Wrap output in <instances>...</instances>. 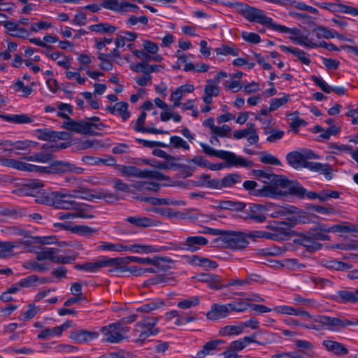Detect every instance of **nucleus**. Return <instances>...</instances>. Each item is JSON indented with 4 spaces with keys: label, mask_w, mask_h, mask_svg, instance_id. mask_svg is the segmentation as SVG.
<instances>
[{
    "label": "nucleus",
    "mask_w": 358,
    "mask_h": 358,
    "mask_svg": "<svg viewBox=\"0 0 358 358\" xmlns=\"http://www.w3.org/2000/svg\"><path fill=\"white\" fill-rule=\"evenodd\" d=\"M260 176L266 179L265 182H270L269 185H266L268 187V191L272 196L266 197L272 199H279L289 194H293L303 197L306 193V189L300 186L296 182L289 181L286 177L280 175L268 174L262 172Z\"/></svg>",
    "instance_id": "1"
},
{
    "label": "nucleus",
    "mask_w": 358,
    "mask_h": 358,
    "mask_svg": "<svg viewBox=\"0 0 358 358\" xmlns=\"http://www.w3.org/2000/svg\"><path fill=\"white\" fill-rule=\"evenodd\" d=\"M244 17L250 22H256L280 33L289 32V27L275 23L273 19L266 15L265 11L259 8L245 5L242 9Z\"/></svg>",
    "instance_id": "2"
},
{
    "label": "nucleus",
    "mask_w": 358,
    "mask_h": 358,
    "mask_svg": "<svg viewBox=\"0 0 358 358\" xmlns=\"http://www.w3.org/2000/svg\"><path fill=\"white\" fill-rule=\"evenodd\" d=\"M199 145L205 154L225 160L228 166L249 167L251 166L252 163L250 161L236 155L232 152L222 150H217L204 143H200Z\"/></svg>",
    "instance_id": "3"
},
{
    "label": "nucleus",
    "mask_w": 358,
    "mask_h": 358,
    "mask_svg": "<svg viewBox=\"0 0 358 358\" xmlns=\"http://www.w3.org/2000/svg\"><path fill=\"white\" fill-rule=\"evenodd\" d=\"M116 170L124 177L149 178L157 181L168 180V177L157 171L141 170L134 166L117 165Z\"/></svg>",
    "instance_id": "4"
},
{
    "label": "nucleus",
    "mask_w": 358,
    "mask_h": 358,
    "mask_svg": "<svg viewBox=\"0 0 358 358\" xmlns=\"http://www.w3.org/2000/svg\"><path fill=\"white\" fill-rule=\"evenodd\" d=\"M129 327L117 322L112 323L101 328L103 341L109 343H119L125 340L129 332Z\"/></svg>",
    "instance_id": "5"
},
{
    "label": "nucleus",
    "mask_w": 358,
    "mask_h": 358,
    "mask_svg": "<svg viewBox=\"0 0 358 358\" xmlns=\"http://www.w3.org/2000/svg\"><path fill=\"white\" fill-rule=\"evenodd\" d=\"M254 213L267 212L272 218H280L289 214H294L297 212V208L291 205H276L273 203L266 204H256L252 207Z\"/></svg>",
    "instance_id": "6"
},
{
    "label": "nucleus",
    "mask_w": 358,
    "mask_h": 358,
    "mask_svg": "<svg viewBox=\"0 0 358 358\" xmlns=\"http://www.w3.org/2000/svg\"><path fill=\"white\" fill-rule=\"evenodd\" d=\"M158 322L157 317H146L141 322L136 324L135 331L138 334L135 340L136 343H143L148 337L155 336L159 330L155 327Z\"/></svg>",
    "instance_id": "7"
},
{
    "label": "nucleus",
    "mask_w": 358,
    "mask_h": 358,
    "mask_svg": "<svg viewBox=\"0 0 358 358\" xmlns=\"http://www.w3.org/2000/svg\"><path fill=\"white\" fill-rule=\"evenodd\" d=\"M0 165L15 169L21 171L52 173L50 166H41L29 164L22 159L3 158L0 157Z\"/></svg>",
    "instance_id": "8"
},
{
    "label": "nucleus",
    "mask_w": 358,
    "mask_h": 358,
    "mask_svg": "<svg viewBox=\"0 0 358 358\" xmlns=\"http://www.w3.org/2000/svg\"><path fill=\"white\" fill-rule=\"evenodd\" d=\"M142 48L143 50H134L132 54L145 62H161L163 60L162 55L158 53L159 47L157 43L149 40H144Z\"/></svg>",
    "instance_id": "9"
},
{
    "label": "nucleus",
    "mask_w": 358,
    "mask_h": 358,
    "mask_svg": "<svg viewBox=\"0 0 358 358\" xmlns=\"http://www.w3.org/2000/svg\"><path fill=\"white\" fill-rule=\"evenodd\" d=\"M48 201L51 206L57 209L69 210L76 206V201L73 199L71 192L65 189L51 192L48 196Z\"/></svg>",
    "instance_id": "10"
},
{
    "label": "nucleus",
    "mask_w": 358,
    "mask_h": 358,
    "mask_svg": "<svg viewBox=\"0 0 358 358\" xmlns=\"http://www.w3.org/2000/svg\"><path fill=\"white\" fill-rule=\"evenodd\" d=\"M314 321L322 324L331 331H339L348 326L358 325V321H350L338 317H331L325 315H319Z\"/></svg>",
    "instance_id": "11"
},
{
    "label": "nucleus",
    "mask_w": 358,
    "mask_h": 358,
    "mask_svg": "<svg viewBox=\"0 0 358 358\" xmlns=\"http://www.w3.org/2000/svg\"><path fill=\"white\" fill-rule=\"evenodd\" d=\"M310 159H319V156L310 150L291 152L286 156L288 164L295 169L306 168Z\"/></svg>",
    "instance_id": "12"
},
{
    "label": "nucleus",
    "mask_w": 358,
    "mask_h": 358,
    "mask_svg": "<svg viewBox=\"0 0 358 358\" xmlns=\"http://www.w3.org/2000/svg\"><path fill=\"white\" fill-rule=\"evenodd\" d=\"M266 228L269 229L266 234L270 240H285L292 236L290 226L286 222H273L268 224Z\"/></svg>",
    "instance_id": "13"
},
{
    "label": "nucleus",
    "mask_w": 358,
    "mask_h": 358,
    "mask_svg": "<svg viewBox=\"0 0 358 358\" xmlns=\"http://www.w3.org/2000/svg\"><path fill=\"white\" fill-rule=\"evenodd\" d=\"M222 240L227 247L235 250L243 249L249 243L245 233L235 231H224Z\"/></svg>",
    "instance_id": "14"
},
{
    "label": "nucleus",
    "mask_w": 358,
    "mask_h": 358,
    "mask_svg": "<svg viewBox=\"0 0 358 358\" xmlns=\"http://www.w3.org/2000/svg\"><path fill=\"white\" fill-rule=\"evenodd\" d=\"M208 243V240L203 236H189L180 244V246L175 249L186 250L191 252H194L198 251L201 246L206 245Z\"/></svg>",
    "instance_id": "15"
},
{
    "label": "nucleus",
    "mask_w": 358,
    "mask_h": 358,
    "mask_svg": "<svg viewBox=\"0 0 358 358\" xmlns=\"http://www.w3.org/2000/svg\"><path fill=\"white\" fill-rule=\"evenodd\" d=\"M50 168L52 169V173H73L81 174L84 171L81 167H78L69 162L62 160L52 162L50 164Z\"/></svg>",
    "instance_id": "16"
},
{
    "label": "nucleus",
    "mask_w": 358,
    "mask_h": 358,
    "mask_svg": "<svg viewBox=\"0 0 358 358\" xmlns=\"http://www.w3.org/2000/svg\"><path fill=\"white\" fill-rule=\"evenodd\" d=\"M3 27L6 29V33L12 37L24 39L29 36V28L23 27L15 21L11 20L6 22Z\"/></svg>",
    "instance_id": "17"
},
{
    "label": "nucleus",
    "mask_w": 358,
    "mask_h": 358,
    "mask_svg": "<svg viewBox=\"0 0 358 358\" xmlns=\"http://www.w3.org/2000/svg\"><path fill=\"white\" fill-rule=\"evenodd\" d=\"M165 250L166 248L164 246L135 243L131 245H126L125 252H132L138 254H149L158 252Z\"/></svg>",
    "instance_id": "18"
},
{
    "label": "nucleus",
    "mask_w": 358,
    "mask_h": 358,
    "mask_svg": "<svg viewBox=\"0 0 358 358\" xmlns=\"http://www.w3.org/2000/svg\"><path fill=\"white\" fill-rule=\"evenodd\" d=\"M229 304L213 303L206 313V317L210 320H218L225 318L230 313Z\"/></svg>",
    "instance_id": "19"
},
{
    "label": "nucleus",
    "mask_w": 358,
    "mask_h": 358,
    "mask_svg": "<svg viewBox=\"0 0 358 358\" xmlns=\"http://www.w3.org/2000/svg\"><path fill=\"white\" fill-rule=\"evenodd\" d=\"M146 119V113L143 111L138 115L137 120L135 121L133 126L134 130L141 133H149L153 134H168V131L162 129H158L151 127H144V123Z\"/></svg>",
    "instance_id": "20"
},
{
    "label": "nucleus",
    "mask_w": 358,
    "mask_h": 358,
    "mask_svg": "<svg viewBox=\"0 0 358 358\" xmlns=\"http://www.w3.org/2000/svg\"><path fill=\"white\" fill-rule=\"evenodd\" d=\"M106 126L103 123H92L89 121L77 122L76 132L82 134H96L97 130H103Z\"/></svg>",
    "instance_id": "21"
},
{
    "label": "nucleus",
    "mask_w": 358,
    "mask_h": 358,
    "mask_svg": "<svg viewBox=\"0 0 358 358\" xmlns=\"http://www.w3.org/2000/svg\"><path fill=\"white\" fill-rule=\"evenodd\" d=\"M243 187L252 196L259 197L272 196L268 191V187H266L265 185L259 187L258 183L254 180H245L243 183Z\"/></svg>",
    "instance_id": "22"
},
{
    "label": "nucleus",
    "mask_w": 358,
    "mask_h": 358,
    "mask_svg": "<svg viewBox=\"0 0 358 358\" xmlns=\"http://www.w3.org/2000/svg\"><path fill=\"white\" fill-rule=\"evenodd\" d=\"M41 52L49 59L55 61L58 66L65 69H69L71 66L72 57L71 56L64 55L59 51L49 52L43 50Z\"/></svg>",
    "instance_id": "23"
},
{
    "label": "nucleus",
    "mask_w": 358,
    "mask_h": 358,
    "mask_svg": "<svg viewBox=\"0 0 358 358\" xmlns=\"http://www.w3.org/2000/svg\"><path fill=\"white\" fill-rule=\"evenodd\" d=\"M99 333L85 329H78L71 331L69 338L76 343H86L96 339Z\"/></svg>",
    "instance_id": "24"
},
{
    "label": "nucleus",
    "mask_w": 358,
    "mask_h": 358,
    "mask_svg": "<svg viewBox=\"0 0 358 358\" xmlns=\"http://www.w3.org/2000/svg\"><path fill=\"white\" fill-rule=\"evenodd\" d=\"M73 324L71 321H66L60 326L45 329L40 332L38 335V338L45 339L53 336H60L64 331L71 328Z\"/></svg>",
    "instance_id": "25"
},
{
    "label": "nucleus",
    "mask_w": 358,
    "mask_h": 358,
    "mask_svg": "<svg viewBox=\"0 0 358 358\" xmlns=\"http://www.w3.org/2000/svg\"><path fill=\"white\" fill-rule=\"evenodd\" d=\"M220 88L216 80L211 79L206 80V85L204 87V94L202 96L203 101L206 104H210L213 101V97L217 96L220 94Z\"/></svg>",
    "instance_id": "26"
},
{
    "label": "nucleus",
    "mask_w": 358,
    "mask_h": 358,
    "mask_svg": "<svg viewBox=\"0 0 358 358\" xmlns=\"http://www.w3.org/2000/svg\"><path fill=\"white\" fill-rule=\"evenodd\" d=\"M289 30H291V31H289V32H285V34H291L292 36H289V39L298 44V42L297 41H295V39H297V38H306L307 40H310L311 38H315L316 41V42H318L319 43H322L323 41H322L321 39V36H318L317 34L319 33L318 31V27H315L311 33H309L308 34H302L299 29H297L296 28H289Z\"/></svg>",
    "instance_id": "27"
},
{
    "label": "nucleus",
    "mask_w": 358,
    "mask_h": 358,
    "mask_svg": "<svg viewBox=\"0 0 358 358\" xmlns=\"http://www.w3.org/2000/svg\"><path fill=\"white\" fill-rule=\"evenodd\" d=\"M322 345L326 350L336 356L345 355L348 353V348L343 343L334 340L325 339L322 341Z\"/></svg>",
    "instance_id": "28"
},
{
    "label": "nucleus",
    "mask_w": 358,
    "mask_h": 358,
    "mask_svg": "<svg viewBox=\"0 0 358 358\" xmlns=\"http://www.w3.org/2000/svg\"><path fill=\"white\" fill-rule=\"evenodd\" d=\"M103 261L104 267L114 266V268L108 270L110 273H123L125 265L129 264L127 257L117 258L103 257Z\"/></svg>",
    "instance_id": "29"
},
{
    "label": "nucleus",
    "mask_w": 358,
    "mask_h": 358,
    "mask_svg": "<svg viewBox=\"0 0 358 358\" xmlns=\"http://www.w3.org/2000/svg\"><path fill=\"white\" fill-rule=\"evenodd\" d=\"M241 182V176L238 173H229L222 178H217L216 189L231 188Z\"/></svg>",
    "instance_id": "30"
},
{
    "label": "nucleus",
    "mask_w": 358,
    "mask_h": 358,
    "mask_svg": "<svg viewBox=\"0 0 358 358\" xmlns=\"http://www.w3.org/2000/svg\"><path fill=\"white\" fill-rule=\"evenodd\" d=\"M295 41H297L298 44L306 48H316L318 47L324 48L330 51H338L339 49L333 43H327L323 41L322 43H318L315 41H316L315 38H311L310 40H307L306 38H297L295 39Z\"/></svg>",
    "instance_id": "31"
},
{
    "label": "nucleus",
    "mask_w": 358,
    "mask_h": 358,
    "mask_svg": "<svg viewBox=\"0 0 358 358\" xmlns=\"http://www.w3.org/2000/svg\"><path fill=\"white\" fill-rule=\"evenodd\" d=\"M306 169L314 172H318L323 174L326 179L331 180L332 178V168L328 164H322L320 162H308L306 164Z\"/></svg>",
    "instance_id": "32"
},
{
    "label": "nucleus",
    "mask_w": 358,
    "mask_h": 358,
    "mask_svg": "<svg viewBox=\"0 0 358 358\" xmlns=\"http://www.w3.org/2000/svg\"><path fill=\"white\" fill-rule=\"evenodd\" d=\"M336 297L338 303H357L358 302V289L338 290Z\"/></svg>",
    "instance_id": "33"
},
{
    "label": "nucleus",
    "mask_w": 358,
    "mask_h": 358,
    "mask_svg": "<svg viewBox=\"0 0 358 358\" xmlns=\"http://www.w3.org/2000/svg\"><path fill=\"white\" fill-rule=\"evenodd\" d=\"M129 104L125 101L116 103L113 106L107 108L108 111L111 114L119 115L123 121L127 120L130 117V113L128 110Z\"/></svg>",
    "instance_id": "34"
},
{
    "label": "nucleus",
    "mask_w": 358,
    "mask_h": 358,
    "mask_svg": "<svg viewBox=\"0 0 358 358\" xmlns=\"http://www.w3.org/2000/svg\"><path fill=\"white\" fill-rule=\"evenodd\" d=\"M0 118L6 122L15 124H29L34 121V117L27 114H0Z\"/></svg>",
    "instance_id": "35"
},
{
    "label": "nucleus",
    "mask_w": 358,
    "mask_h": 358,
    "mask_svg": "<svg viewBox=\"0 0 358 358\" xmlns=\"http://www.w3.org/2000/svg\"><path fill=\"white\" fill-rule=\"evenodd\" d=\"M223 343L222 340H214L206 343L196 354L195 358H204L207 355H213L214 352L218 350V345Z\"/></svg>",
    "instance_id": "36"
},
{
    "label": "nucleus",
    "mask_w": 358,
    "mask_h": 358,
    "mask_svg": "<svg viewBox=\"0 0 358 358\" xmlns=\"http://www.w3.org/2000/svg\"><path fill=\"white\" fill-rule=\"evenodd\" d=\"M71 210H73V213H71L72 216L71 218L76 219H91L94 217V215L89 212L90 208L88 206L85 204H80L76 202L75 208H72Z\"/></svg>",
    "instance_id": "37"
},
{
    "label": "nucleus",
    "mask_w": 358,
    "mask_h": 358,
    "mask_svg": "<svg viewBox=\"0 0 358 358\" xmlns=\"http://www.w3.org/2000/svg\"><path fill=\"white\" fill-rule=\"evenodd\" d=\"M35 85L34 82L29 83H24L22 80H17L13 85V89L15 92L21 93L22 96L27 97L32 94L33 87Z\"/></svg>",
    "instance_id": "38"
},
{
    "label": "nucleus",
    "mask_w": 358,
    "mask_h": 358,
    "mask_svg": "<svg viewBox=\"0 0 358 358\" xmlns=\"http://www.w3.org/2000/svg\"><path fill=\"white\" fill-rule=\"evenodd\" d=\"M63 227L69 230L71 233L80 235V236H90L97 232V230L94 228H92L87 225H73L69 226L67 224H64Z\"/></svg>",
    "instance_id": "39"
},
{
    "label": "nucleus",
    "mask_w": 358,
    "mask_h": 358,
    "mask_svg": "<svg viewBox=\"0 0 358 358\" xmlns=\"http://www.w3.org/2000/svg\"><path fill=\"white\" fill-rule=\"evenodd\" d=\"M51 282L48 278H38L36 275H31L21 279L19 282V285L22 287H29L36 285H42L47 282Z\"/></svg>",
    "instance_id": "40"
},
{
    "label": "nucleus",
    "mask_w": 358,
    "mask_h": 358,
    "mask_svg": "<svg viewBox=\"0 0 358 358\" xmlns=\"http://www.w3.org/2000/svg\"><path fill=\"white\" fill-rule=\"evenodd\" d=\"M57 249L52 248H45L36 252V259L39 262L50 261L55 262Z\"/></svg>",
    "instance_id": "41"
},
{
    "label": "nucleus",
    "mask_w": 358,
    "mask_h": 358,
    "mask_svg": "<svg viewBox=\"0 0 358 358\" xmlns=\"http://www.w3.org/2000/svg\"><path fill=\"white\" fill-rule=\"evenodd\" d=\"M104 267L103 258L92 262H86L82 264H77L75 268L78 270H83L87 272L94 273L98 271L101 268Z\"/></svg>",
    "instance_id": "42"
},
{
    "label": "nucleus",
    "mask_w": 358,
    "mask_h": 358,
    "mask_svg": "<svg viewBox=\"0 0 358 358\" xmlns=\"http://www.w3.org/2000/svg\"><path fill=\"white\" fill-rule=\"evenodd\" d=\"M24 242L17 241H4L0 243V251L3 255V258L9 257L12 255L13 249L17 248H22L24 245Z\"/></svg>",
    "instance_id": "43"
},
{
    "label": "nucleus",
    "mask_w": 358,
    "mask_h": 358,
    "mask_svg": "<svg viewBox=\"0 0 358 358\" xmlns=\"http://www.w3.org/2000/svg\"><path fill=\"white\" fill-rule=\"evenodd\" d=\"M137 38V34L134 32L122 31L117 34L115 40V44L117 48H123L127 41H134Z\"/></svg>",
    "instance_id": "44"
},
{
    "label": "nucleus",
    "mask_w": 358,
    "mask_h": 358,
    "mask_svg": "<svg viewBox=\"0 0 358 358\" xmlns=\"http://www.w3.org/2000/svg\"><path fill=\"white\" fill-rule=\"evenodd\" d=\"M216 182L217 178L211 179L209 175L202 174L194 182V184L196 187H207L216 189Z\"/></svg>",
    "instance_id": "45"
},
{
    "label": "nucleus",
    "mask_w": 358,
    "mask_h": 358,
    "mask_svg": "<svg viewBox=\"0 0 358 358\" xmlns=\"http://www.w3.org/2000/svg\"><path fill=\"white\" fill-rule=\"evenodd\" d=\"M259 276L256 274H250L246 278L241 280L238 278L231 279L225 287L229 286H238L245 287L252 284V282L257 281Z\"/></svg>",
    "instance_id": "46"
},
{
    "label": "nucleus",
    "mask_w": 358,
    "mask_h": 358,
    "mask_svg": "<svg viewBox=\"0 0 358 358\" xmlns=\"http://www.w3.org/2000/svg\"><path fill=\"white\" fill-rule=\"evenodd\" d=\"M126 245L122 243L101 242L97 247L98 250L109 252H125Z\"/></svg>",
    "instance_id": "47"
},
{
    "label": "nucleus",
    "mask_w": 358,
    "mask_h": 358,
    "mask_svg": "<svg viewBox=\"0 0 358 358\" xmlns=\"http://www.w3.org/2000/svg\"><path fill=\"white\" fill-rule=\"evenodd\" d=\"M126 221L132 225L141 227H148L154 225V221L146 217H128Z\"/></svg>",
    "instance_id": "48"
},
{
    "label": "nucleus",
    "mask_w": 358,
    "mask_h": 358,
    "mask_svg": "<svg viewBox=\"0 0 358 358\" xmlns=\"http://www.w3.org/2000/svg\"><path fill=\"white\" fill-rule=\"evenodd\" d=\"M51 27H52V24L48 21L38 20L36 22H30L29 27V36L34 33L48 30Z\"/></svg>",
    "instance_id": "49"
},
{
    "label": "nucleus",
    "mask_w": 358,
    "mask_h": 358,
    "mask_svg": "<svg viewBox=\"0 0 358 358\" xmlns=\"http://www.w3.org/2000/svg\"><path fill=\"white\" fill-rule=\"evenodd\" d=\"M200 303L199 296H192L179 301L177 306L182 309H189L198 306Z\"/></svg>",
    "instance_id": "50"
},
{
    "label": "nucleus",
    "mask_w": 358,
    "mask_h": 358,
    "mask_svg": "<svg viewBox=\"0 0 358 358\" xmlns=\"http://www.w3.org/2000/svg\"><path fill=\"white\" fill-rule=\"evenodd\" d=\"M89 29L97 34L113 33L116 31V27L110 25L108 23H98L92 24Z\"/></svg>",
    "instance_id": "51"
},
{
    "label": "nucleus",
    "mask_w": 358,
    "mask_h": 358,
    "mask_svg": "<svg viewBox=\"0 0 358 358\" xmlns=\"http://www.w3.org/2000/svg\"><path fill=\"white\" fill-rule=\"evenodd\" d=\"M97 57L100 61L99 66L101 70L106 71L113 70V64L112 63L110 55H106L105 53L99 52Z\"/></svg>",
    "instance_id": "52"
},
{
    "label": "nucleus",
    "mask_w": 358,
    "mask_h": 358,
    "mask_svg": "<svg viewBox=\"0 0 358 358\" xmlns=\"http://www.w3.org/2000/svg\"><path fill=\"white\" fill-rule=\"evenodd\" d=\"M243 331L241 323L236 325H228L222 327L220 330V334L222 336H228L232 335H239Z\"/></svg>",
    "instance_id": "53"
},
{
    "label": "nucleus",
    "mask_w": 358,
    "mask_h": 358,
    "mask_svg": "<svg viewBox=\"0 0 358 358\" xmlns=\"http://www.w3.org/2000/svg\"><path fill=\"white\" fill-rule=\"evenodd\" d=\"M170 144L173 148L178 150H189L190 149L189 143L178 136H171Z\"/></svg>",
    "instance_id": "54"
},
{
    "label": "nucleus",
    "mask_w": 358,
    "mask_h": 358,
    "mask_svg": "<svg viewBox=\"0 0 358 358\" xmlns=\"http://www.w3.org/2000/svg\"><path fill=\"white\" fill-rule=\"evenodd\" d=\"M163 306L164 302L161 300L152 301L141 305L137 308V310L143 313H150L159 309Z\"/></svg>",
    "instance_id": "55"
},
{
    "label": "nucleus",
    "mask_w": 358,
    "mask_h": 358,
    "mask_svg": "<svg viewBox=\"0 0 358 358\" xmlns=\"http://www.w3.org/2000/svg\"><path fill=\"white\" fill-rule=\"evenodd\" d=\"M24 268L37 272H43L49 269V266L45 262H39V261H29L24 263Z\"/></svg>",
    "instance_id": "56"
},
{
    "label": "nucleus",
    "mask_w": 358,
    "mask_h": 358,
    "mask_svg": "<svg viewBox=\"0 0 358 358\" xmlns=\"http://www.w3.org/2000/svg\"><path fill=\"white\" fill-rule=\"evenodd\" d=\"M255 341L252 337L245 336L238 340L234 341L231 343L230 345L236 352L241 351L244 349L249 343H254Z\"/></svg>",
    "instance_id": "57"
},
{
    "label": "nucleus",
    "mask_w": 358,
    "mask_h": 358,
    "mask_svg": "<svg viewBox=\"0 0 358 358\" xmlns=\"http://www.w3.org/2000/svg\"><path fill=\"white\" fill-rule=\"evenodd\" d=\"M71 194L73 199H81L90 201L94 198V196L90 192L84 187L73 190L71 192Z\"/></svg>",
    "instance_id": "58"
},
{
    "label": "nucleus",
    "mask_w": 358,
    "mask_h": 358,
    "mask_svg": "<svg viewBox=\"0 0 358 358\" xmlns=\"http://www.w3.org/2000/svg\"><path fill=\"white\" fill-rule=\"evenodd\" d=\"M128 262H136L143 265H157L159 263L157 258L139 257L134 256L127 257Z\"/></svg>",
    "instance_id": "59"
},
{
    "label": "nucleus",
    "mask_w": 358,
    "mask_h": 358,
    "mask_svg": "<svg viewBox=\"0 0 358 358\" xmlns=\"http://www.w3.org/2000/svg\"><path fill=\"white\" fill-rule=\"evenodd\" d=\"M145 201L148 202L152 205L157 206V205H170V206H175V205H179L181 202L173 201L169 199H160V198H156V197H148L145 198L144 199Z\"/></svg>",
    "instance_id": "60"
},
{
    "label": "nucleus",
    "mask_w": 358,
    "mask_h": 358,
    "mask_svg": "<svg viewBox=\"0 0 358 358\" xmlns=\"http://www.w3.org/2000/svg\"><path fill=\"white\" fill-rule=\"evenodd\" d=\"M36 136L38 139L42 141H50L56 138H59L56 132L50 131L48 129H37L36 131Z\"/></svg>",
    "instance_id": "61"
},
{
    "label": "nucleus",
    "mask_w": 358,
    "mask_h": 358,
    "mask_svg": "<svg viewBox=\"0 0 358 358\" xmlns=\"http://www.w3.org/2000/svg\"><path fill=\"white\" fill-rule=\"evenodd\" d=\"M138 6L127 1H120L118 13L120 14H126L129 12H136Z\"/></svg>",
    "instance_id": "62"
},
{
    "label": "nucleus",
    "mask_w": 358,
    "mask_h": 358,
    "mask_svg": "<svg viewBox=\"0 0 358 358\" xmlns=\"http://www.w3.org/2000/svg\"><path fill=\"white\" fill-rule=\"evenodd\" d=\"M260 162L264 164H271V165H275V166H280L281 162L274 155L263 152L260 154Z\"/></svg>",
    "instance_id": "63"
},
{
    "label": "nucleus",
    "mask_w": 358,
    "mask_h": 358,
    "mask_svg": "<svg viewBox=\"0 0 358 358\" xmlns=\"http://www.w3.org/2000/svg\"><path fill=\"white\" fill-rule=\"evenodd\" d=\"M341 131V128L336 125H331L326 130L323 129V133L320 134L318 136V138L320 141H325L329 139L331 136L336 135Z\"/></svg>",
    "instance_id": "64"
}]
</instances>
